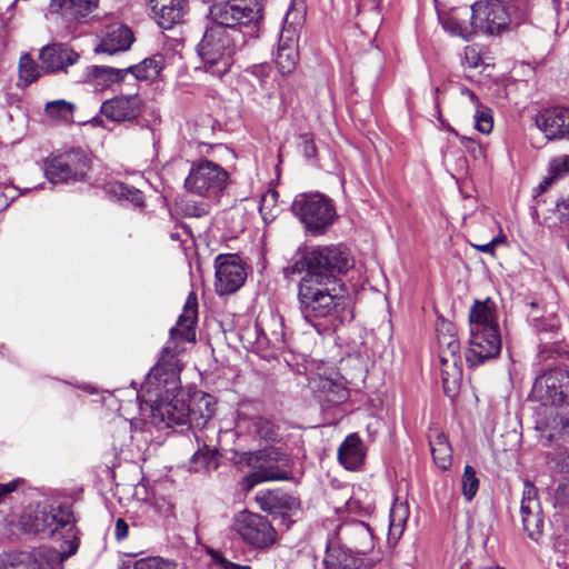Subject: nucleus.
Wrapping results in <instances>:
<instances>
[{
  "label": "nucleus",
  "instance_id": "1",
  "mask_svg": "<svg viewBox=\"0 0 569 569\" xmlns=\"http://www.w3.org/2000/svg\"><path fill=\"white\" fill-rule=\"evenodd\" d=\"M198 316V300L190 292L183 311L176 327L170 330V339L162 348L161 357L150 370L137 399L141 411H149L152 421L158 426L172 428L174 426L201 427L208 422L214 413V408L209 396H203L198 401L199 415L191 409L189 395L181 390L179 347L178 341H194V323Z\"/></svg>",
  "mask_w": 569,
  "mask_h": 569
},
{
  "label": "nucleus",
  "instance_id": "2",
  "mask_svg": "<svg viewBox=\"0 0 569 569\" xmlns=\"http://www.w3.org/2000/svg\"><path fill=\"white\" fill-rule=\"evenodd\" d=\"M345 286L303 276L298 284V302L303 318L317 328L316 320H331L343 300Z\"/></svg>",
  "mask_w": 569,
  "mask_h": 569
},
{
  "label": "nucleus",
  "instance_id": "3",
  "mask_svg": "<svg viewBox=\"0 0 569 569\" xmlns=\"http://www.w3.org/2000/svg\"><path fill=\"white\" fill-rule=\"evenodd\" d=\"M19 525L24 533L40 538H64L66 533L77 531L71 509L62 506L50 510L40 506L28 508L21 515Z\"/></svg>",
  "mask_w": 569,
  "mask_h": 569
},
{
  "label": "nucleus",
  "instance_id": "4",
  "mask_svg": "<svg viewBox=\"0 0 569 569\" xmlns=\"http://www.w3.org/2000/svg\"><path fill=\"white\" fill-rule=\"evenodd\" d=\"M437 341L443 391L448 397L453 398L459 391L462 367L460 342L452 322L441 321L438 323Z\"/></svg>",
  "mask_w": 569,
  "mask_h": 569
},
{
  "label": "nucleus",
  "instance_id": "5",
  "mask_svg": "<svg viewBox=\"0 0 569 569\" xmlns=\"http://www.w3.org/2000/svg\"><path fill=\"white\" fill-rule=\"evenodd\" d=\"M234 34L221 27H212L206 31L198 44V53L204 71L222 78L233 63L236 51Z\"/></svg>",
  "mask_w": 569,
  "mask_h": 569
},
{
  "label": "nucleus",
  "instance_id": "6",
  "mask_svg": "<svg viewBox=\"0 0 569 569\" xmlns=\"http://www.w3.org/2000/svg\"><path fill=\"white\" fill-rule=\"evenodd\" d=\"M291 207L311 236L325 234L337 218L331 199L318 192L297 196Z\"/></svg>",
  "mask_w": 569,
  "mask_h": 569
},
{
  "label": "nucleus",
  "instance_id": "7",
  "mask_svg": "<svg viewBox=\"0 0 569 569\" xmlns=\"http://www.w3.org/2000/svg\"><path fill=\"white\" fill-rule=\"evenodd\" d=\"M309 262L312 266L313 278L320 281L343 284L339 276L347 273L355 264V259L341 244L313 246L309 248Z\"/></svg>",
  "mask_w": 569,
  "mask_h": 569
},
{
  "label": "nucleus",
  "instance_id": "8",
  "mask_svg": "<svg viewBox=\"0 0 569 569\" xmlns=\"http://www.w3.org/2000/svg\"><path fill=\"white\" fill-rule=\"evenodd\" d=\"M229 182L228 171L220 164L208 159L194 161L184 180L188 192L216 199L226 189Z\"/></svg>",
  "mask_w": 569,
  "mask_h": 569
},
{
  "label": "nucleus",
  "instance_id": "9",
  "mask_svg": "<svg viewBox=\"0 0 569 569\" xmlns=\"http://www.w3.org/2000/svg\"><path fill=\"white\" fill-rule=\"evenodd\" d=\"M209 12L217 27L237 36V27L257 23L262 18V7L258 0H214Z\"/></svg>",
  "mask_w": 569,
  "mask_h": 569
},
{
  "label": "nucleus",
  "instance_id": "10",
  "mask_svg": "<svg viewBox=\"0 0 569 569\" xmlns=\"http://www.w3.org/2000/svg\"><path fill=\"white\" fill-rule=\"evenodd\" d=\"M89 170L90 161L80 149H71L53 154L44 162V173L51 183L83 181Z\"/></svg>",
  "mask_w": 569,
  "mask_h": 569
},
{
  "label": "nucleus",
  "instance_id": "11",
  "mask_svg": "<svg viewBox=\"0 0 569 569\" xmlns=\"http://www.w3.org/2000/svg\"><path fill=\"white\" fill-rule=\"evenodd\" d=\"M530 398L541 406H569V369L557 367L535 379Z\"/></svg>",
  "mask_w": 569,
  "mask_h": 569
},
{
  "label": "nucleus",
  "instance_id": "12",
  "mask_svg": "<svg viewBox=\"0 0 569 569\" xmlns=\"http://www.w3.org/2000/svg\"><path fill=\"white\" fill-rule=\"evenodd\" d=\"M233 532L254 549L270 548L277 541V531L262 515L242 510L234 515L231 526Z\"/></svg>",
  "mask_w": 569,
  "mask_h": 569
},
{
  "label": "nucleus",
  "instance_id": "13",
  "mask_svg": "<svg viewBox=\"0 0 569 569\" xmlns=\"http://www.w3.org/2000/svg\"><path fill=\"white\" fill-rule=\"evenodd\" d=\"M303 16L299 11L289 10L283 22L276 53V64L282 74H290L299 60L298 40Z\"/></svg>",
  "mask_w": 569,
  "mask_h": 569
},
{
  "label": "nucleus",
  "instance_id": "14",
  "mask_svg": "<svg viewBox=\"0 0 569 569\" xmlns=\"http://www.w3.org/2000/svg\"><path fill=\"white\" fill-rule=\"evenodd\" d=\"M471 11L472 26L485 33L499 34L510 27L508 9L502 0L478 1Z\"/></svg>",
  "mask_w": 569,
  "mask_h": 569
},
{
  "label": "nucleus",
  "instance_id": "15",
  "mask_svg": "<svg viewBox=\"0 0 569 569\" xmlns=\"http://www.w3.org/2000/svg\"><path fill=\"white\" fill-rule=\"evenodd\" d=\"M214 288L219 296L236 292L246 281V270L236 254H219L214 260Z\"/></svg>",
  "mask_w": 569,
  "mask_h": 569
},
{
  "label": "nucleus",
  "instance_id": "16",
  "mask_svg": "<svg viewBox=\"0 0 569 569\" xmlns=\"http://www.w3.org/2000/svg\"><path fill=\"white\" fill-rule=\"evenodd\" d=\"M520 517L523 530L528 537L533 541H538L543 533L545 516L538 497V490L529 481L523 483Z\"/></svg>",
  "mask_w": 569,
  "mask_h": 569
},
{
  "label": "nucleus",
  "instance_id": "17",
  "mask_svg": "<svg viewBox=\"0 0 569 569\" xmlns=\"http://www.w3.org/2000/svg\"><path fill=\"white\" fill-rule=\"evenodd\" d=\"M66 541L61 545V550H56L51 547L42 546L27 550V553L32 559L33 569H61L62 562L73 556L79 548L78 531L66 533Z\"/></svg>",
  "mask_w": 569,
  "mask_h": 569
},
{
  "label": "nucleus",
  "instance_id": "18",
  "mask_svg": "<svg viewBox=\"0 0 569 569\" xmlns=\"http://www.w3.org/2000/svg\"><path fill=\"white\" fill-rule=\"evenodd\" d=\"M500 351L501 338L497 329L489 328L482 332H470L466 360L470 367L479 366L499 356Z\"/></svg>",
  "mask_w": 569,
  "mask_h": 569
},
{
  "label": "nucleus",
  "instance_id": "19",
  "mask_svg": "<svg viewBox=\"0 0 569 569\" xmlns=\"http://www.w3.org/2000/svg\"><path fill=\"white\" fill-rule=\"evenodd\" d=\"M338 543L365 556L375 548L373 535L363 521L351 520L341 523L336 530Z\"/></svg>",
  "mask_w": 569,
  "mask_h": 569
},
{
  "label": "nucleus",
  "instance_id": "20",
  "mask_svg": "<svg viewBox=\"0 0 569 569\" xmlns=\"http://www.w3.org/2000/svg\"><path fill=\"white\" fill-rule=\"evenodd\" d=\"M259 460H263L262 463L256 471L251 472L242 480V488L247 491L251 490L258 483L263 481H276V480H288L289 472L281 469L273 462H287L284 455L279 452L277 449L270 448L261 451L258 456Z\"/></svg>",
  "mask_w": 569,
  "mask_h": 569
},
{
  "label": "nucleus",
  "instance_id": "21",
  "mask_svg": "<svg viewBox=\"0 0 569 569\" xmlns=\"http://www.w3.org/2000/svg\"><path fill=\"white\" fill-rule=\"evenodd\" d=\"M143 100L138 93L118 94L102 102L100 113L113 122L136 120L143 110Z\"/></svg>",
  "mask_w": 569,
  "mask_h": 569
},
{
  "label": "nucleus",
  "instance_id": "22",
  "mask_svg": "<svg viewBox=\"0 0 569 569\" xmlns=\"http://www.w3.org/2000/svg\"><path fill=\"white\" fill-rule=\"evenodd\" d=\"M99 7V0H50L48 14L60 19L70 28L83 22Z\"/></svg>",
  "mask_w": 569,
  "mask_h": 569
},
{
  "label": "nucleus",
  "instance_id": "23",
  "mask_svg": "<svg viewBox=\"0 0 569 569\" xmlns=\"http://www.w3.org/2000/svg\"><path fill=\"white\" fill-rule=\"evenodd\" d=\"M535 122L548 140L569 139V108H546L536 116Z\"/></svg>",
  "mask_w": 569,
  "mask_h": 569
},
{
  "label": "nucleus",
  "instance_id": "24",
  "mask_svg": "<svg viewBox=\"0 0 569 569\" xmlns=\"http://www.w3.org/2000/svg\"><path fill=\"white\" fill-rule=\"evenodd\" d=\"M148 4L154 21L166 30L183 22L188 12V0H148Z\"/></svg>",
  "mask_w": 569,
  "mask_h": 569
},
{
  "label": "nucleus",
  "instance_id": "25",
  "mask_svg": "<svg viewBox=\"0 0 569 569\" xmlns=\"http://www.w3.org/2000/svg\"><path fill=\"white\" fill-rule=\"evenodd\" d=\"M134 40L131 29L122 23L116 22L104 28L96 52L114 54L130 49Z\"/></svg>",
  "mask_w": 569,
  "mask_h": 569
},
{
  "label": "nucleus",
  "instance_id": "26",
  "mask_svg": "<svg viewBox=\"0 0 569 569\" xmlns=\"http://www.w3.org/2000/svg\"><path fill=\"white\" fill-rule=\"evenodd\" d=\"M326 569H369L370 563L353 550L332 541L323 560Z\"/></svg>",
  "mask_w": 569,
  "mask_h": 569
},
{
  "label": "nucleus",
  "instance_id": "27",
  "mask_svg": "<svg viewBox=\"0 0 569 569\" xmlns=\"http://www.w3.org/2000/svg\"><path fill=\"white\" fill-rule=\"evenodd\" d=\"M365 459L366 448L359 435H348L338 448L339 463L349 471H357L363 466Z\"/></svg>",
  "mask_w": 569,
  "mask_h": 569
},
{
  "label": "nucleus",
  "instance_id": "28",
  "mask_svg": "<svg viewBox=\"0 0 569 569\" xmlns=\"http://www.w3.org/2000/svg\"><path fill=\"white\" fill-rule=\"evenodd\" d=\"M239 431H244L253 438L267 441L274 440L278 436L276 425L268 418L261 416H249L240 410L236 421Z\"/></svg>",
  "mask_w": 569,
  "mask_h": 569
},
{
  "label": "nucleus",
  "instance_id": "29",
  "mask_svg": "<svg viewBox=\"0 0 569 569\" xmlns=\"http://www.w3.org/2000/svg\"><path fill=\"white\" fill-rule=\"evenodd\" d=\"M39 57L48 71L64 69L68 66L74 64L79 59V54L76 51L61 43L46 46L40 51Z\"/></svg>",
  "mask_w": 569,
  "mask_h": 569
},
{
  "label": "nucleus",
  "instance_id": "30",
  "mask_svg": "<svg viewBox=\"0 0 569 569\" xmlns=\"http://www.w3.org/2000/svg\"><path fill=\"white\" fill-rule=\"evenodd\" d=\"M256 501L268 513L292 511L300 507L297 498L280 490L259 491Z\"/></svg>",
  "mask_w": 569,
  "mask_h": 569
},
{
  "label": "nucleus",
  "instance_id": "31",
  "mask_svg": "<svg viewBox=\"0 0 569 569\" xmlns=\"http://www.w3.org/2000/svg\"><path fill=\"white\" fill-rule=\"evenodd\" d=\"M124 68L118 69L107 66H89L86 70L84 81L91 83L97 90H104L126 79Z\"/></svg>",
  "mask_w": 569,
  "mask_h": 569
},
{
  "label": "nucleus",
  "instance_id": "32",
  "mask_svg": "<svg viewBox=\"0 0 569 569\" xmlns=\"http://www.w3.org/2000/svg\"><path fill=\"white\" fill-rule=\"evenodd\" d=\"M470 332H482L487 329H497L493 303L488 299L483 302L476 301L469 313Z\"/></svg>",
  "mask_w": 569,
  "mask_h": 569
},
{
  "label": "nucleus",
  "instance_id": "33",
  "mask_svg": "<svg viewBox=\"0 0 569 569\" xmlns=\"http://www.w3.org/2000/svg\"><path fill=\"white\" fill-rule=\"evenodd\" d=\"M166 59L162 54H153L149 58L143 59L141 62L137 64H131L126 70V76L129 73L134 77L136 80L139 81H153L156 80L163 67Z\"/></svg>",
  "mask_w": 569,
  "mask_h": 569
},
{
  "label": "nucleus",
  "instance_id": "34",
  "mask_svg": "<svg viewBox=\"0 0 569 569\" xmlns=\"http://www.w3.org/2000/svg\"><path fill=\"white\" fill-rule=\"evenodd\" d=\"M429 445L435 463L441 470H447L452 461V449L447 437L439 430H431L429 432Z\"/></svg>",
  "mask_w": 569,
  "mask_h": 569
},
{
  "label": "nucleus",
  "instance_id": "35",
  "mask_svg": "<svg viewBox=\"0 0 569 569\" xmlns=\"http://www.w3.org/2000/svg\"><path fill=\"white\" fill-rule=\"evenodd\" d=\"M246 73L251 77V86L261 91L267 98L273 94L272 69L268 63L253 64L246 69Z\"/></svg>",
  "mask_w": 569,
  "mask_h": 569
},
{
  "label": "nucleus",
  "instance_id": "36",
  "mask_svg": "<svg viewBox=\"0 0 569 569\" xmlns=\"http://www.w3.org/2000/svg\"><path fill=\"white\" fill-rule=\"evenodd\" d=\"M538 429L542 431V436L548 442L560 436L569 435V413L557 412L555 416L540 420Z\"/></svg>",
  "mask_w": 569,
  "mask_h": 569
},
{
  "label": "nucleus",
  "instance_id": "37",
  "mask_svg": "<svg viewBox=\"0 0 569 569\" xmlns=\"http://www.w3.org/2000/svg\"><path fill=\"white\" fill-rule=\"evenodd\" d=\"M409 518V507L403 501L396 500L390 509L389 515V533L388 540L397 542L406 528Z\"/></svg>",
  "mask_w": 569,
  "mask_h": 569
},
{
  "label": "nucleus",
  "instance_id": "38",
  "mask_svg": "<svg viewBox=\"0 0 569 569\" xmlns=\"http://www.w3.org/2000/svg\"><path fill=\"white\" fill-rule=\"evenodd\" d=\"M319 392L328 406L341 403L349 396L343 382L340 379L335 380L332 378H320Z\"/></svg>",
  "mask_w": 569,
  "mask_h": 569
},
{
  "label": "nucleus",
  "instance_id": "39",
  "mask_svg": "<svg viewBox=\"0 0 569 569\" xmlns=\"http://www.w3.org/2000/svg\"><path fill=\"white\" fill-rule=\"evenodd\" d=\"M218 450L203 445L190 459V470L194 472L210 471L218 468Z\"/></svg>",
  "mask_w": 569,
  "mask_h": 569
},
{
  "label": "nucleus",
  "instance_id": "40",
  "mask_svg": "<svg viewBox=\"0 0 569 569\" xmlns=\"http://www.w3.org/2000/svg\"><path fill=\"white\" fill-rule=\"evenodd\" d=\"M569 173V154L553 158L549 163L548 176L539 184L540 191H546L555 181Z\"/></svg>",
  "mask_w": 569,
  "mask_h": 569
},
{
  "label": "nucleus",
  "instance_id": "41",
  "mask_svg": "<svg viewBox=\"0 0 569 569\" xmlns=\"http://www.w3.org/2000/svg\"><path fill=\"white\" fill-rule=\"evenodd\" d=\"M0 569H33L27 550H12L0 553Z\"/></svg>",
  "mask_w": 569,
  "mask_h": 569
},
{
  "label": "nucleus",
  "instance_id": "42",
  "mask_svg": "<svg viewBox=\"0 0 569 569\" xmlns=\"http://www.w3.org/2000/svg\"><path fill=\"white\" fill-rule=\"evenodd\" d=\"M284 278L289 279L292 276L312 273V266L309 262V249L301 251L299 249L292 260L282 270Z\"/></svg>",
  "mask_w": 569,
  "mask_h": 569
},
{
  "label": "nucleus",
  "instance_id": "43",
  "mask_svg": "<svg viewBox=\"0 0 569 569\" xmlns=\"http://www.w3.org/2000/svg\"><path fill=\"white\" fill-rule=\"evenodd\" d=\"M74 106L64 100L51 101L46 104V113L54 120L71 121L73 118Z\"/></svg>",
  "mask_w": 569,
  "mask_h": 569
},
{
  "label": "nucleus",
  "instance_id": "44",
  "mask_svg": "<svg viewBox=\"0 0 569 569\" xmlns=\"http://www.w3.org/2000/svg\"><path fill=\"white\" fill-rule=\"evenodd\" d=\"M511 24H520L527 20L530 13L528 0H510L505 2Z\"/></svg>",
  "mask_w": 569,
  "mask_h": 569
},
{
  "label": "nucleus",
  "instance_id": "45",
  "mask_svg": "<svg viewBox=\"0 0 569 569\" xmlns=\"http://www.w3.org/2000/svg\"><path fill=\"white\" fill-rule=\"evenodd\" d=\"M479 478L477 477V472L473 467L467 465L465 466L462 478H461V487L462 495L467 501H471L478 492L479 489Z\"/></svg>",
  "mask_w": 569,
  "mask_h": 569
},
{
  "label": "nucleus",
  "instance_id": "46",
  "mask_svg": "<svg viewBox=\"0 0 569 569\" xmlns=\"http://www.w3.org/2000/svg\"><path fill=\"white\" fill-rule=\"evenodd\" d=\"M40 76L39 66L29 54H23L19 62V77L26 86L36 81Z\"/></svg>",
  "mask_w": 569,
  "mask_h": 569
},
{
  "label": "nucleus",
  "instance_id": "47",
  "mask_svg": "<svg viewBox=\"0 0 569 569\" xmlns=\"http://www.w3.org/2000/svg\"><path fill=\"white\" fill-rule=\"evenodd\" d=\"M133 569H178V563L162 557H146L134 561Z\"/></svg>",
  "mask_w": 569,
  "mask_h": 569
},
{
  "label": "nucleus",
  "instance_id": "48",
  "mask_svg": "<svg viewBox=\"0 0 569 569\" xmlns=\"http://www.w3.org/2000/svg\"><path fill=\"white\" fill-rule=\"evenodd\" d=\"M475 128L483 134H488L493 128V117L490 108L480 106L475 111Z\"/></svg>",
  "mask_w": 569,
  "mask_h": 569
},
{
  "label": "nucleus",
  "instance_id": "49",
  "mask_svg": "<svg viewBox=\"0 0 569 569\" xmlns=\"http://www.w3.org/2000/svg\"><path fill=\"white\" fill-rule=\"evenodd\" d=\"M278 193L276 191H268L261 199L259 211L264 221L273 220L279 213L280 209L277 206Z\"/></svg>",
  "mask_w": 569,
  "mask_h": 569
},
{
  "label": "nucleus",
  "instance_id": "50",
  "mask_svg": "<svg viewBox=\"0 0 569 569\" xmlns=\"http://www.w3.org/2000/svg\"><path fill=\"white\" fill-rule=\"evenodd\" d=\"M555 507L562 512H569V478L560 481L553 493Z\"/></svg>",
  "mask_w": 569,
  "mask_h": 569
},
{
  "label": "nucleus",
  "instance_id": "51",
  "mask_svg": "<svg viewBox=\"0 0 569 569\" xmlns=\"http://www.w3.org/2000/svg\"><path fill=\"white\" fill-rule=\"evenodd\" d=\"M555 548L559 552L569 555V520L557 525L555 532Z\"/></svg>",
  "mask_w": 569,
  "mask_h": 569
},
{
  "label": "nucleus",
  "instance_id": "52",
  "mask_svg": "<svg viewBox=\"0 0 569 569\" xmlns=\"http://www.w3.org/2000/svg\"><path fill=\"white\" fill-rule=\"evenodd\" d=\"M533 326L540 335H556L559 329V321L556 316L548 318H533Z\"/></svg>",
  "mask_w": 569,
  "mask_h": 569
},
{
  "label": "nucleus",
  "instance_id": "53",
  "mask_svg": "<svg viewBox=\"0 0 569 569\" xmlns=\"http://www.w3.org/2000/svg\"><path fill=\"white\" fill-rule=\"evenodd\" d=\"M548 460L557 471L569 473V449L560 450L555 455L549 453Z\"/></svg>",
  "mask_w": 569,
  "mask_h": 569
},
{
  "label": "nucleus",
  "instance_id": "54",
  "mask_svg": "<svg viewBox=\"0 0 569 569\" xmlns=\"http://www.w3.org/2000/svg\"><path fill=\"white\" fill-rule=\"evenodd\" d=\"M298 147L307 159L316 158L317 147L311 133H302L299 136Z\"/></svg>",
  "mask_w": 569,
  "mask_h": 569
},
{
  "label": "nucleus",
  "instance_id": "55",
  "mask_svg": "<svg viewBox=\"0 0 569 569\" xmlns=\"http://www.w3.org/2000/svg\"><path fill=\"white\" fill-rule=\"evenodd\" d=\"M209 556L213 562V565L218 569H251V567L246 565H238L234 562L229 561L227 558H224L219 551L217 550H210Z\"/></svg>",
  "mask_w": 569,
  "mask_h": 569
},
{
  "label": "nucleus",
  "instance_id": "56",
  "mask_svg": "<svg viewBox=\"0 0 569 569\" xmlns=\"http://www.w3.org/2000/svg\"><path fill=\"white\" fill-rule=\"evenodd\" d=\"M482 62L480 50L477 46H467L463 52V63L469 68H477Z\"/></svg>",
  "mask_w": 569,
  "mask_h": 569
},
{
  "label": "nucleus",
  "instance_id": "57",
  "mask_svg": "<svg viewBox=\"0 0 569 569\" xmlns=\"http://www.w3.org/2000/svg\"><path fill=\"white\" fill-rule=\"evenodd\" d=\"M442 27L450 34L459 36L462 38L467 37V28L452 18L445 19L442 21Z\"/></svg>",
  "mask_w": 569,
  "mask_h": 569
},
{
  "label": "nucleus",
  "instance_id": "58",
  "mask_svg": "<svg viewBox=\"0 0 569 569\" xmlns=\"http://www.w3.org/2000/svg\"><path fill=\"white\" fill-rule=\"evenodd\" d=\"M117 188V191L122 196V197H126V198H129L131 197V201H133L136 204H142L143 202V197H142V193L139 191V190H136V189H130L129 187L120 183V184H117L116 186Z\"/></svg>",
  "mask_w": 569,
  "mask_h": 569
},
{
  "label": "nucleus",
  "instance_id": "59",
  "mask_svg": "<svg viewBox=\"0 0 569 569\" xmlns=\"http://www.w3.org/2000/svg\"><path fill=\"white\" fill-rule=\"evenodd\" d=\"M503 240H505L503 237L497 236V237L492 238L488 243H485V244H472V247L476 248L480 252L493 256L496 247L499 243H502Z\"/></svg>",
  "mask_w": 569,
  "mask_h": 569
},
{
  "label": "nucleus",
  "instance_id": "60",
  "mask_svg": "<svg viewBox=\"0 0 569 569\" xmlns=\"http://www.w3.org/2000/svg\"><path fill=\"white\" fill-rule=\"evenodd\" d=\"M460 142L470 153L473 154V157H477L478 154L482 153L481 146L475 139L461 137Z\"/></svg>",
  "mask_w": 569,
  "mask_h": 569
},
{
  "label": "nucleus",
  "instance_id": "61",
  "mask_svg": "<svg viewBox=\"0 0 569 569\" xmlns=\"http://www.w3.org/2000/svg\"><path fill=\"white\" fill-rule=\"evenodd\" d=\"M128 531H129V527H128L127 522L123 519L119 518L116 521V528H114V535H116L117 540H122V539L127 538Z\"/></svg>",
  "mask_w": 569,
  "mask_h": 569
},
{
  "label": "nucleus",
  "instance_id": "62",
  "mask_svg": "<svg viewBox=\"0 0 569 569\" xmlns=\"http://www.w3.org/2000/svg\"><path fill=\"white\" fill-rule=\"evenodd\" d=\"M460 94L466 97L471 102V104L475 108H478V107L482 106V103L480 102L478 96L472 90H470L469 88L461 87L460 88Z\"/></svg>",
  "mask_w": 569,
  "mask_h": 569
},
{
  "label": "nucleus",
  "instance_id": "63",
  "mask_svg": "<svg viewBox=\"0 0 569 569\" xmlns=\"http://www.w3.org/2000/svg\"><path fill=\"white\" fill-rule=\"evenodd\" d=\"M21 483V479H16L8 483H0V493L6 497L8 493L16 491Z\"/></svg>",
  "mask_w": 569,
  "mask_h": 569
},
{
  "label": "nucleus",
  "instance_id": "64",
  "mask_svg": "<svg viewBox=\"0 0 569 569\" xmlns=\"http://www.w3.org/2000/svg\"><path fill=\"white\" fill-rule=\"evenodd\" d=\"M561 221L569 222V197L557 203Z\"/></svg>",
  "mask_w": 569,
  "mask_h": 569
}]
</instances>
